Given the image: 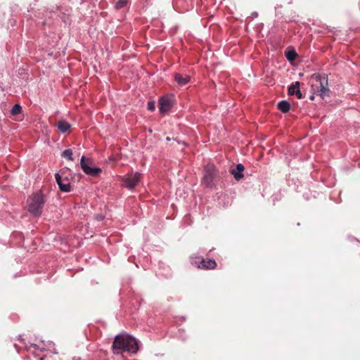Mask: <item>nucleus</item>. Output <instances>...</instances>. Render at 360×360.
Listing matches in <instances>:
<instances>
[{"label": "nucleus", "mask_w": 360, "mask_h": 360, "mask_svg": "<svg viewBox=\"0 0 360 360\" xmlns=\"http://www.w3.org/2000/svg\"><path fill=\"white\" fill-rule=\"evenodd\" d=\"M113 353L122 354L123 352L136 353L139 350L138 341L127 333L117 335L112 344Z\"/></svg>", "instance_id": "1"}, {"label": "nucleus", "mask_w": 360, "mask_h": 360, "mask_svg": "<svg viewBox=\"0 0 360 360\" xmlns=\"http://www.w3.org/2000/svg\"><path fill=\"white\" fill-rule=\"evenodd\" d=\"M44 202V196L41 192L33 194L27 201L28 211L34 216L40 215Z\"/></svg>", "instance_id": "2"}, {"label": "nucleus", "mask_w": 360, "mask_h": 360, "mask_svg": "<svg viewBox=\"0 0 360 360\" xmlns=\"http://www.w3.org/2000/svg\"><path fill=\"white\" fill-rule=\"evenodd\" d=\"M312 77L319 82L316 86V91L319 96L323 99L330 96V90L328 89V76L325 74H314Z\"/></svg>", "instance_id": "3"}, {"label": "nucleus", "mask_w": 360, "mask_h": 360, "mask_svg": "<svg viewBox=\"0 0 360 360\" xmlns=\"http://www.w3.org/2000/svg\"><path fill=\"white\" fill-rule=\"evenodd\" d=\"M81 167L84 172L90 176H97L101 172V169L98 167H92L90 159H86L84 156L81 158Z\"/></svg>", "instance_id": "4"}, {"label": "nucleus", "mask_w": 360, "mask_h": 360, "mask_svg": "<svg viewBox=\"0 0 360 360\" xmlns=\"http://www.w3.org/2000/svg\"><path fill=\"white\" fill-rule=\"evenodd\" d=\"M192 264L196 266L199 269H213L216 267L217 263L213 259L206 260L202 258L195 257L191 262Z\"/></svg>", "instance_id": "5"}, {"label": "nucleus", "mask_w": 360, "mask_h": 360, "mask_svg": "<svg viewBox=\"0 0 360 360\" xmlns=\"http://www.w3.org/2000/svg\"><path fill=\"white\" fill-rule=\"evenodd\" d=\"M215 167L212 165H208L205 167L203 176V184L206 186H211L213 184L215 176Z\"/></svg>", "instance_id": "6"}, {"label": "nucleus", "mask_w": 360, "mask_h": 360, "mask_svg": "<svg viewBox=\"0 0 360 360\" xmlns=\"http://www.w3.org/2000/svg\"><path fill=\"white\" fill-rule=\"evenodd\" d=\"M141 178V174L135 172L131 174L123 179L125 186L129 189L134 188L139 183Z\"/></svg>", "instance_id": "7"}, {"label": "nucleus", "mask_w": 360, "mask_h": 360, "mask_svg": "<svg viewBox=\"0 0 360 360\" xmlns=\"http://www.w3.org/2000/svg\"><path fill=\"white\" fill-rule=\"evenodd\" d=\"M159 110L161 113L167 112L172 107V100L168 97H162L159 101Z\"/></svg>", "instance_id": "8"}, {"label": "nucleus", "mask_w": 360, "mask_h": 360, "mask_svg": "<svg viewBox=\"0 0 360 360\" xmlns=\"http://www.w3.org/2000/svg\"><path fill=\"white\" fill-rule=\"evenodd\" d=\"M174 78V81L180 86H183L186 85L191 80V77L188 75H181L180 73H175Z\"/></svg>", "instance_id": "9"}, {"label": "nucleus", "mask_w": 360, "mask_h": 360, "mask_svg": "<svg viewBox=\"0 0 360 360\" xmlns=\"http://www.w3.org/2000/svg\"><path fill=\"white\" fill-rule=\"evenodd\" d=\"M288 93L292 96L295 95L298 98H301L302 95L300 90V82H296L292 84L288 88Z\"/></svg>", "instance_id": "10"}, {"label": "nucleus", "mask_w": 360, "mask_h": 360, "mask_svg": "<svg viewBox=\"0 0 360 360\" xmlns=\"http://www.w3.org/2000/svg\"><path fill=\"white\" fill-rule=\"evenodd\" d=\"M70 124L65 121V120H59L56 124V127L62 133H65L66 131H68L70 129Z\"/></svg>", "instance_id": "11"}, {"label": "nucleus", "mask_w": 360, "mask_h": 360, "mask_svg": "<svg viewBox=\"0 0 360 360\" xmlns=\"http://www.w3.org/2000/svg\"><path fill=\"white\" fill-rule=\"evenodd\" d=\"M243 170H244V166L240 163H239L236 165V167L235 169H233L232 174L236 180H239L243 176V174H242V172Z\"/></svg>", "instance_id": "12"}, {"label": "nucleus", "mask_w": 360, "mask_h": 360, "mask_svg": "<svg viewBox=\"0 0 360 360\" xmlns=\"http://www.w3.org/2000/svg\"><path fill=\"white\" fill-rule=\"evenodd\" d=\"M60 191L63 192H70V184L68 179L63 180L62 181L59 182L58 184Z\"/></svg>", "instance_id": "13"}, {"label": "nucleus", "mask_w": 360, "mask_h": 360, "mask_svg": "<svg viewBox=\"0 0 360 360\" xmlns=\"http://www.w3.org/2000/svg\"><path fill=\"white\" fill-rule=\"evenodd\" d=\"M290 105L286 101H282L278 103V108L283 112H287L290 110Z\"/></svg>", "instance_id": "14"}, {"label": "nucleus", "mask_w": 360, "mask_h": 360, "mask_svg": "<svg viewBox=\"0 0 360 360\" xmlns=\"http://www.w3.org/2000/svg\"><path fill=\"white\" fill-rule=\"evenodd\" d=\"M22 107L19 104H15L13 106L11 112L13 115H16L20 113Z\"/></svg>", "instance_id": "15"}, {"label": "nucleus", "mask_w": 360, "mask_h": 360, "mask_svg": "<svg viewBox=\"0 0 360 360\" xmlns=\"http://www.w3.org/2000/svg\"><path fill=\"white\" fill-rule=\"evenodd\" d=\"M62 156L65 158L70 160H73L72 152L71 149L65 150L62 153Z\"/></svg>", "instance_id": "16"}, {"label": "nucleus", "mask_w": 360, "mask_h": 360, "mask_svg": "<svg viewBox=\"0 0 360 360\" xmlns=\"http://www.w3.org/2000/svg\"><path fill=\"white\" fill-rule=\"evenodd\" d=\"M297 54L294 51H290L286 53V58L289 61L295 60Z\"/></svg>", "instance_id": "17"}, {"label": "nucleus", "mask_w": 360, "mask_h": 360, "mask_svg": "<svg viewBox=\"0 0 360 360\" xmlns=\"http://www.w3.org/2000/svg\"><path fill=\"white\" fill-rule=\"evenodd\" d=\"M127 2V0H118L117 3L115 4V8L117 9L123 8L124 6H126Z\"/></svg>", "instance_id": "18"}, {"label": "nucleus", "mask_w": 360, "mask_h": 360, "mask_svg": "<svg viewBox=\"0 0 360 360\" xmlns=\"http://www.w3.org/2000/svg\"><path fill=\"white\" fill-rule=\"evenodd\" d=\"M54 346V343L51 341H48L46 343H44V347H40L39 346H38L39 348H40L41 349H45V347H47V348H51L52 347Z\"/></svg>", "instance_id": "19"}, {"label": "nucleus", "mask_w": 360, "mask_h": 360, "mask_svg": "<svg viewBox=\"0 0 360 360\" xmlns=\"http://www.w3.org/2000/svg\"><path fill=\"white\" fill-rule=\"evenodd\" d=\"M148 109L149 110H151V111L154 110V109H155V103L153 101H149L148 103Z\"/></svg>", "instance_id": "20"}, {"label": "nucleus", "mask_w": 360, "mask_h": 360, "mask_svg": "<svg viewBox=\"0 0 360 360\" xmlns=\"http://www.w3.org/2000/svg\"><path fill=\"white\" fill-rule=\"evenodd\" d=\"M55 178H56V180L58 184H59V182L63 181L62 179H61V176L58 173H56L55 174Z\"/></svg>", "instance_id": "21"}, {"label": "nucleus", "mask_w": 360, "mask_h": 360, "mask_svg": "<svg viewBox=\"0 0 360 360\" xmlns=\"http://www.w3.org/2000/svg\"><path fill=\"white\" fill-rule=\"evenodd\" d=\"M97 219H98V220H99V221H101V220H102V219H103V217H102L101 216H100V217H97Z\"/></svg>", "instance_id": "22"}, {"label": "nucleus", "mask_w": 360, "mask_h": 360, "mask_svg": "<svg viewBox=\"0 0 360 360\" xmlns=\"http://www.w3.org/2000/svg\"><path fill=\"white\" fill-rule=\"evenodd\" d=\"M314 96H311L310 97V99H311V100H314Z\"/></svg>", "instance_id": "23"}, {"label": "nucleus", "mask_w": 360, "mask_h": 360, "mask_svg": "<svg viewBox=\"0 0 360 360\" xmlns=\"http://www.w3.org/2000/svg\"><path fill=\"white\" fill-rule=\"evenodd\" d=\"M39 360H44V357H41Z\"/></svg>", "instance_id": "24"}, {"label": "nucleus", "mask_w": 360, "mask_h": 360, "mask_svg": "<svg viewBox=\"0 0 360 360\" xmlns=\"http://www.w3.org/2000/svg\"><path fill=\"white\" fill-rule=\"evenodd\" d=\"M167 141H169V140H170V139H169V137H167Z\"/></svg>", "instance_id": "25"}]
</instances>
